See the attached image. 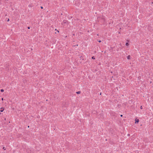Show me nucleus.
Here are the masks:
<instances>
[{
    "label": "nucleus",
    "mask_w": 153,
    "mask_h": 153,
    "mask_svg": "<svg viewBox=\"0 0 153 153\" xmlns=\"http://www.w3.org/2000/svg\"><path fill=\"white\" fill-rule=\"evenodd\" d=\"M81 93V92L80 91H78L76 92V93L78 94H79Z\"/></svg>",
    "instance_id": "nucleus-6"
},
{
    "label": "nucleus",
    "mask_w": 153,
    "mask_h": 153,
    "mask_svg": "<svg viewBox=\"0 0 153 153\" xmlns=\"http://www.w3.org/2000/svg\"><path fill=\"white\" fill-rule=\"evenodd\" d=\"M130 55H128L127 57V58L128 59H130Z\"/></svg>",
    "instance_id": "nucleus-5"
},
{
    "label": "nucleus",
    "mask_w": 153,
    "mask_h": 153,
    "mask_svg": "<svg viewBox=\"0 0 153 153\" xmlns=\"http://www.w3.org/2000/svg\"><path fill=\"white\" fill-rule=\"evenodd\" d=\"M57 31L58 32H59V31L58 30H57Z\"/></svg>",
    "instance_id": "nucleus-17"
},
{
    "label": "nucleus",
    "mask_w": 153,
    "mask_h": 153,
    "mask_svg": "<svg viewBox=\"0 0 153 153\" xmlns=\"http://www.w3.org/2000/svg\"><path fill=\"white\" fill-rule=\"evenodd\" d=\"M1 92H3L4 91V90L3 89H1Z\"/></svg>",
    "instance_id": "nucleus-8"
},
{
    "label": "nucleus",
    "mask_w": 153,
    "mask_h": 153,
    "mask_svg": "<svg viewBox=\"0 0 153 153\" xmlns=\"http://www.w3.org/2000/svg\"><path fill=\"white\" fill-rule=\"evenodd\" d=\"M140 108L141 109H142V106H140Z\"/></svg>",
    "instance_id": "nucleus-10"
},
{
    "label": "nucleus",
    "mask_w": 153,
    "mask_h": 153,
    "mask_svg": "<svg viewBox=\"0 0 153 153\" xmlns=\"http://www.w3.org/2000/svg\"><path fill=\"white\" fill-rule=\"evenodd\" d=\"M29 126H28V128H29Z\"/></svg>",
    "instance_id": "nucleus-18"
},
{
    "label": "nucleus",
    "mask_w": 153,
    "mask_h": 153,
    "mask_svg": "<svg viewBox=\"0 0 153 153\" xmlns=\"http://www.w3.org/2000/svg\"><path fill=\"white\" fill-rule=\"evenodd\" d=\"M126 46H128L129 45V44L128 43H126Z\"/></svg>",
    "instance_id": "nucleus-7"
},
{
    "label": "nucleus",
    "mask_w": 153,
    "mask_h": 153,
    "mask_svg": "<svg viewBox=\"0 0 153 153\" xmlns=\"http://www.w3.org/2000/svg\"><path fill=\"white\" fill-rule=\"evenodd\" d=\"M92 58L93 59H95V58H94V56H93L92 57Z\"/></svg>",
    "instance_id": "nucleus-9"
},
{
    "label": "nucleus",
    "mask_w": 153,
    "mask_h": 153,
    "mask_svg": "<svg viewBox=\"0 0 153 153\" xmlns=\"http://www.w3.org/2000/svg\"><path fill=\"white\" fill-rule=\"evenodd\" d=\"M4 109L3 108H1L0 109V111L2 112L3 111Z\"/></svg>",
    "instance_id": "nucleus-4"
},
{
    "label": "nucleus",
    "mask_w": 153,
    "mask_h": 153,
    "mask_svg": "<svg viewBox=\"0 0 153 153\" xmlns=\"http://www.w3.org/2000/svg\"><path fill=\"white\" fill-rule=\"evenodd\" d=\"M120 116H121V117H122L123 116V115H122V114H121V115H120Z\"/></svg>",
    "instance_id": "nucleus-15"
},
{
    "label": "nucleus",
    "mask_w": 153,
    "mask_h": 153,
    "mask_svg": "<svg viewBox=\"0 0 153 153\" xmlns=\"http://www.w3.org/2000/svg\"><path fill=\"white\" fill-rule=\"evenodd\" d=\"M135 123H138L139 122V120L138 119H136L135 120Z\"/></svg>",
    "instance_id": "nucleus-3"
},
{
    "label": "nucleus",
    "mask_w": 153,
    "mask_h": 153,
    "mask_svg": "<svg viewBox=\"0 0 153 153\" xmlns=\"http://www.w3.org/2000/svg\"><path fill=\"white\" fill-rule=\"evenodd\" d=\"M67 21L66 20H64L63 22H62V24L63 25H65V24L67 22Z\"/></svg>",
    "instance_id": "nucleus-2"
},
{
    "label": "nucleus",
    "mask_w": 153,
    "mask_h": 153,
    "mask_svg": "<svg viewBox=\"0 0 153 153\" xmlns=\"http://www.w3.org/2000/svg\"><path fill=\"white\" fill-rule=\"evenodd\" d=\"M41 9H43V7H42L41 6Z\"/></svg>",
    "instance_id": "nucleus-11"
},
{
    "label": "nucleus",
    "mask_w": 153,
    "mask_h": 153,
    "mask_svg": "<svg viewBox=\"0 0 153 153\" xmlns=\"http://www.w3.org/2000/svg\"><path fill=\"white\" fill-rule=\"evenodd\" d=\"M9 21V19H8L7 20V22H8Z\"/></svg>",
    "instance_id": "nucleus-14"
},
{
    "label": "nucleus",
    "mask_w": 153,
    "mask_h": 153,
    "mask_svg": "<svg viewBox=\"0 0 153 153\" xmlns=\"http://www.w3.org/2000/svg\"><path fill=\"white\" fill-rule=\"evenodd\" d=\"M27 153H33V151L31 150L30 149H28L27 150Z\"/></svg>",
    "instance_id": "nucleus-1"
},
{
    "label": "nucleus",
    "mask_w": 153,
    "mask_h": 153,
    "mask_svg": "<svg viewBox=\"0 0 153 153\" xmlns=\"http://www.w3.org/2000/svg\"><path fill=\"white\" fill-rule=\"evenodd\" d=\"M27 28H28V29H30V27H27Z\"/></svg>",
    "instance_id": "nucleus-13"
},
{
    "label": "nucleus",
    "mask_w": 153,
    "mask_h": 153,
    "mask_svg": "<svg viewBox=\"0 0 153 153\" xmlns=\"http://www.w3.org/2000/svg\"><path fill=\"white\" fill-rule=\"evenodd\" d=\"M3 100V98H2V100Z\"/></svg>",
    "instance_id": "nucleus-16"
},
{
    "label": "nucleus",
    "mask_w": 153,
    "mask_h": 153,
    "mask_svg": "<svg viewBox=\"0 0 153 153\" xmlns=\"http://www.w3.org/2000/svg\"><path fill=\"white\" fill-rule=\"evenodd\" d=\"M98 42H101V40H99V41H98Z\"/></svg>",
    "instance_id": "nucleus-12"
}]
</instances>
